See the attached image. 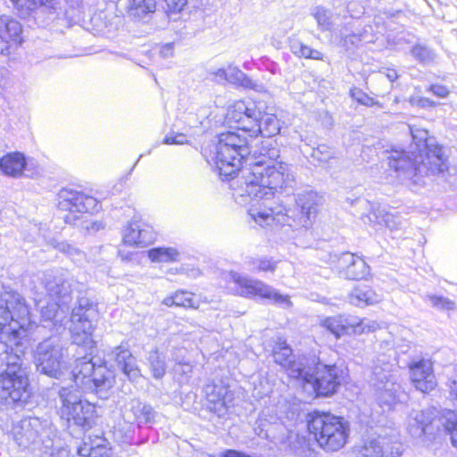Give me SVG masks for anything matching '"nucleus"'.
I'll return each mask as SVG.
<instances>
[{"label": "nucleus", "instance_id": "obj_56", "mask_svg": "<svg viewBox=\"0 0 457 457\" xmlns=\"http://www.w3.org/2000/svg\"><path fill=\"white\" fill-rule=\"evenodd\" d=\"M245 105L247 107L246 112H244V120L245 121H251L253 122V120H259L260 117L262 115V112L260 110L257 109L254 103H246Z\"/></svg>", "mask_w": 457, "mask_h": 457}, {"label": "nucleus", "instance_id": "obj_37", "mask_svg": "<svg viewBox=\"0 0 457 457\" xmlns=\"http://www.w3.org/2000/svg\"><path fill=\"white\" fill-rule=\"evenodd\" d=\"M348 28L338 29V36L341 37L340 45L346 50L357 47L361 43H373L374 36L360 34V32L348 33Z\"/></svg>", "mask_w": 457, "mask_h": 457}, {"label": "nucleus", "instance_id": "obj_21", "mask_svg": "<svg viewBox=\"0 0 457 457\" xmlns=\"http://www.w3.org/2000/svg\"><path fill=\"white\" fill-rule=\"evenodd\" d=\"M123 244L136 246H145L154 240L153 228L140 221H132L123 231Z\"/></svg>", "mask_w": 457, "mask_h": 457}, {"label": "nucleus", "instance_id": "obj_64", "mask_svg": "<svg viewBox=\"0 0 457 457\" xmlns=\"http://www.w3.org/2000/svg\"><path fill=\"white\" fill-rule=\"evenodd\" d=\"M89 218V216L87 217ZM89 227V228H84L85 230L87 231H93V232H96V231H98L100 230L101 228H103V225L102 223L100 222H97V221H93L89 219H87V223Z\"/></svg>", "mask_w": 457, "mask_h": 457}, {"label": "nucleus", "instance_id": "obj_8", "mask_svg": "<svg viewBox=\"0 0 457 457\" xmlns=\"http://www.w3.org/2000/svg\"><path fill=\"white\" fill-rule=\"evenodd\" d=\"M343 370L337 365H328L321 361L315 363L313 368H297L292 370L291 377L302 378L309 384L319 395L328 396L337 391L340 385Z\"/></svg>", "mask_w": 457, "mask_h": 457}, {"label": "nucleus", "instance_id": "obj_53", "mask_svg": "<svg viewBox=\"0 0 457 457\" xmlns=\"http://www.w3.org/2000/svg\"><path fill=\"white\" fill-rule=\"evenodd\" d=\"M350 94L351 96L361 104L365 106H373L377 104L380 107V104L377 101H375L372 97L369 96L366 93L359 88L352 89Z\"/></svg>", "mask_w": 457, "mask_h": 457}, {"label": "nucleus", "instance_id": "obj_18", "mask_svg": "<svg viewBox=\"0 0 457 457\" xmlns=\"http://www.w3.org/2000/svg\"><path fill=\"white\" fill-rule=\"evenodd\" d=\"M436 422L434 412L412 410L407 418V429L413 437H420L425 434H434V424Z\"/></svg>", "mask_w": 457, "mask_h": 457}, {"label": "nucleus", "instance_id": "obj_55", "mask_svg": "<svg viewBox=\"0 0 457 457\" xmlns=\"http://www.w3.org/2000/svg\"><path fill=\"white\" fill-rule=\"evenodd\" d=\"M259 126V120H253V122L251 121H244L240 122V124L237 126L238 130L242 131L243 136L246 137L245 134L249 133V137L251 139L253 137H257V131L255 130L256 128Z\"/></svg>", "mask_w": 457, "mask_h": 457}, {"label": "nucleus", "instance_id": "obj_38", "mask_svg": "<svg viewBox=\"0 0 457 457\" xmlns=\"http://www.w3.org/2000/svg\"><path fill=\"white\" fill-rule=\"evenodd\" d=\"M368 219L374 225H385L391 230L398 229L402 224L401 218L398 215L386 212L383 209L370 212Z\"/></svg>", "mask_w": 457, "mask_h": 457}, {"label": "nucleus", "instance_id": "obj_16", "mask_svg": "<svg viewBox=\"0 0 457 457\" xmlns=\"http://www.w3.org/2000/svg\"><path fill=\"white\" fill-rule=\"evenodd\" d=\"M249 216L262 227H272L273 225H291L288 210L284 206L262 208L253 205L248 210Z\"/></svg>", "mask_w": 457, "mask_h": 457}, {"label": "nucleus", "instance_id": "obj_29", "mask_svg": "<svg viewBox=\"0 0 457 457\" xmlns=\"http://www.w3.org/2000/svg\"><path fill=\"white\" fill-rule=\"evenodd\" d=\"M253 138L249 141V146L251 154L255 157V161L253 162L259 160L278 161L280 151L275 139L268 137L265 140H262L260 145L256 142L255 149H253Z\"/></svg>", "mask_w": 457, "mask_h": 457}, {"label": "nucleus", "instance_id": "obj_61", "mask_svg": "<svg viewBox=\"0 0 457 457\" xmlns=\"http://www.w3.org/2000/svg\"><path fill=\"white\" fill-rule=\"evenodd\" d=\"M192 365L188 362H179L176 368V372L187 374L192 371Z\"/></svg>", "mask_w": 457, "mask_h": 457}, {"label": "nucleus", "instance_id": "obj_62", "mask_svg": "<svg viewBox=\"0 0 457 457\" xmlns=\"http://www.w3.org/2000/svg\"><path fill=\"white\" fill-rule=\"evenodd\" d=\"M55 0H40L39 10L44 12L46 10L54 9Z\"/></svg>", "mask_w": 457, "mask_h": 457}, {"label": "nucleus", "instance_id": "obj_13", "mask_svg": "<svg viewBox=\"0 0 457 457\" xmlns=\"http://www.w3.org/2000/svg\"><path fill=\"white\" fill-rule=\"evenodd\" d=\"M77 298V305L72 308L71 317L72 341L78 345H87L92 342L94 326L91 316L94 308L88 298L79 295Z\"/></svg>", "mask_w": 457, "mask_h": 457}, {"label": "nucleus", "instance_id": "obj_42", "mask_svg": "<svg viewBox=\"0 0 457 457\" xmlns=\"http://www.w3.org/2000/svg\"><path fill=\"white\" fill-rule=\"evenodd\" d=\"M148 257L154 262H169L177 260L179 252L173 247H156L148 251Z\"/></svg>", "mask_w": 457, "mask_h": 457}, {"label": "nucleus", "instance_id": "obj_25", "mask_svg": "<svg viewBox=\"0 0 457 457\" xmlns=\"http://www.w3.org/2000/svg\"><path fill=\"white\" fill-rule=\"evenodd\" d=\"M113 373L105 365H96L91 378L86 382L84 391H106L112 386Z\"/></svg>", "mask_w": 457, "mask_h": 457}, {"label": "nucleus", "instance_id": "obj_34", "mask_svg": "<svg viewBox=\"0 0 457 457\" xmlns=\"http://www.w3.org/2000/svg\"><path fill=\"white\" fill-rule=\"evenodd\" d=\"M79 457H114V453L110 444L105 439H100L95 445L85 443L78 449Z\"/></svg>", "mask_w": 457, "mask_h": 457}, {"label": "nucleus", "instance_id": "obj_23", "mask_svg": "<svg viewBox=\"0 0 457 457\" xmlns=\"http://www.w3.org/2000/svg\"><path fill=\"white\" fill-rule=\"evenodd\" d=\"M112 355L118 368L122 370L129 380L137 381L141 377V371L137 360L129 349L122 345L117 346L112 352Z\"/></svg>", "mask_w": 457, "mask_h": 457}, {"label": "nucleus", "instance_id": "obj_33", "mask_svg": "<svg viewBox=\"0 0 457 457\" xmlns=\"http://www.w3.org/2000/svg\"><path fill=\"white\" fill-rule=\"evenodd\" d=\"M321 325L329 332H331L337 338L349 333L352 330L353 317L335 316L326 318L321 321Z\"/></svg>", "mask_w": 457, "mask_h": 457}, {"label": "nucleus", "instance_id": "obj_48", "mask_svg": "<svg viewBox=\"0 0 457 457\" xmlns=\"http://www.w3.org/2000/svg\"><path fill=\"white\" fill-rule=\"evenodd\" d=\"M352 331L355 334L374 332L380 328V325L376 320L369 319L358 320L353 317Z\"/></svg>", "mask_w": 457, "mask_h": 457}, {"label": "nucleus", "instance_id": "obj_60", "mask_svg": "<svg viewBox=\"0 0 457 457\" xmlns=\"http://www.w3.org/2000/svg\"><path fill=\"white\" fill-rule=\"evenodd\" d=\"M50 457H71L70 451L65 447H59L53 450Z\"/></svg>", "mask_w": 457, "mask_h": 457}, {"label": "nucleus", "instance_id": "obj_24", "mask_svg": "<svg viewBox=\"0 0 457 457\" xmlns=\"http://www.w3.org/2000/svg\"><path fill=\"white\" fill-rule=\"evenodd\" d=\"M21 32V24L8 15L0 16V54H7L12 42H17Z\"/></svg>", "mask_w": 457, "mask_h": 457}, {"label": "nucleus", "instance_id": "obj_20", "mask_svg": "<svg viewBox=\"0 0 457 457\" xmlns=\"http://www.w3.org/2000/svg\"><path fill=\"white\" fill-rule=\"evenodd\" d=\"M322 201V196L313 191H303L297 195L295 203L301 210L300 220L303 227L308 228L312 224Z\"/></svg>", "mask_w": 457, "mask_h": 457}, {"label": "nucleus", "instance_id": "obj_3", "mask_svg": "<svg viewBox=\"0 0 457 457\" xmlns=\"http://www.w3.org/2000/svg\"><path fill=\"white\" fill-rule=\"evenodd\" d=\"M295 184L292 165L284 162L259 160L250 163L244 182L235 189L236 199L244 204L252 200L269 199L276 193L289 192Z\"/></svg>", "mask_w": 457, "mask_h": 457}, {"label": "nucleus", "instance_id": "obj_11", "mask_svg": "<svg viewBox=\"0 0 457 457\" xmlns=\"http://www.w3.org/2000/svg\"><path fill=\"white\" fill-rule=\"evenodd\" d=\"M370 384L375 398L381 407L390 410L400 400L401 386L391 364H375Z\"/></svg>", "mask_w": 457, "mask_h": 457}, {"label": "nucleus", "instance_id": "obj_43", "mask_svg": "<svg viewBox=\"0 0 457 457\" xmlns=\"http://www.w3.org/2000/svg\"><path fill=\"white\" fill-rule=\"evenodd\" d=\"M441 424L449 433L453 445L457 448V411H445L441 419Z\"/></svg>", "mask_w": 457, "mask_h": 457}, {"label": "nucleus", "instance_id": "obj_50", "mask_svg": "<svg viewBox=\"0 0 457 457\" xmlns=\"http://www.w3.org/2000/svg\"><path fill=\"white\" fill-rule=\"evenodd\" d=\"M247 107L245 105V101H237L236 102L228 111L227 118L230 122H234L237 124V127L240 124V122H244V112H246Z\"/></svg>", "mask_w": 457, "mask_h": 457}, {"label": "nucleus", "instance_id": "obj_39", "mask_svg": "<svg viewBox=\"0 0 457 457\" xmlns=\"http://www.w3.org/2000/svg\"><path fill=\"white\" fill-rule=\"evenodd\" d=\"M289 47L290 51L296 57L312 60H323V54L321 52L310 47L297 38H290Z\"/></svg>", "mask_w": 457, "mask_h": 457}, {"label": "nucleus", "instance_id": "obj_46", "mask_svg": "<svg viewBox=\"0 0 457 457\" xmlns=\"http://www.w3.org/2000/svg\"><path fill=\"white\" fill-rule=\"evenodd\" d=\"M167 306L194 307L193 295L187 292H176L173 295L168 296L163 300Z\"/></svg>", "mask_w": 457, "mask_h": 457}, {"label": "nucleus", "instance_id": "obj_2", "mask_svg": "<svg viewBox=\"0 0 457 457\" xmlns=\"http://www.w3.org/2000/svg\"><path fill=\"white\" fill-rule=\"evenodd\" d=\"M415 150L411 153L394 151L388 157V165L397 173L403 184L414 190L425 184V177L442 173L447 169L442 147L428 131L411 128Z\"/></svg>", "mask_w": 457, "mask_h": 457}, {"label": "nucleus", "instance_id": "obj_9", "mask_svg": "<svg viewBox=\"0 0 457 457\" xmlns=\"http://www.w3.org/2000/svg\"><path fill=\"white\" fill-rule=\"evenodd\" d=\"M226 280L228 285H234V287L228 286V289L235 295L243 297L259 296L283 307H289L292 304L288 295L279 294L262 280L253 279L234 271H230L226 276Z\"/></svg>", "mask_w": 457, "mask_h": 457}, {"label": "nucleus", "instance_id": "obj_45", "mask_svg": "<svg viewBox=\"0 0 457 457\" xmlns=\"http://www.w3.org/2000/svg\"><path fill=\"white\" fill-rule=\"evenodd\" d=\"M49 245L58 251L67 254L73 261L79 262L84 258V253L78 248L68 244L67 242H59L56 239H51Z\"/></svg>", "mask_w": 457, "mask_h": 457}, {"label": "nucleus", "instance_id": "obj_58", "mask_svg": "<svg viewBox=\"0 0 457 457\" xmlns=\"http://www.w3.org/2000/svg\"><path fill=\"white\" fill-rule=\"evenodd\" d=\"M428 91L440 98L447 97L450 93L449 89L445 86L439 84L431 85L428 88Z\"/></svg>", "mask_w": 457, "mask_h": 457}, {"label": "nucleus", "instance_id": "obj_36", "mask_svg": "<svg viewBox=\"0 0 457 457\" xmlns=\"http://www.w3.org/2000/svg\"><path fill=\"white\" fill-rule=\"evenodd\" d=\"M146 365L155 379L162 378L167 370L165 354L156 348L149 351L146 355Z\"/></svg>", "mask_w": 457, "mask_h": 457}, {"label": "nucleus", "instance_id": "obj_30", "mask_svg": "<svg viewBox=\"0 0 457 457\" xmlns=\"http://www.w3.org/2000/svg\"><path fill=\"white\" fill-rule=\"evenodd\" d=\"M96 367V363L87 355L77 359L72 370V378L77 387L85 389L86 382L91 378Z\"/></svg>", "mask_w": 457, "mask_h": 457}, {"label": "nucleus", "instance_id": "obj_47", "mask_svg": "<svg viewBox=\"0 0 457 457\" xmlns=\"http://www.w3.org/2000/svg\"><path fill=\"white\" fill-rule=\"evenodd\" d=\"M248 265L253 271H274L277 268V262L268 257L251 258Z\"/></svg>", "mask_w": 457, "mask_h": 457}, {"label": "nucleus", "instance_id": "obj_63", "mask_svg": "<svg viewBox=\"0 0 457 457\" xmlns=\"http://www.w3.org/2000/svg\"><path fill=\"white\" fill-rule=\"evenodd\" d=\"M160 54L164 57L168 58L173 55V45L172 44H167L162 47L160 50Z\"/></svg>", "mask_w": 457, "mask_h": 457}, {"label": "nucleus", "instance_id": "obj_40", "mask_svg": "<svg viewBox=\"0 0 457 457\" xmlns=\"http://www.w3.org/2000/svg\"><path fill=\"white\" fill-rule=\"evenodd\" d=\"M155 0H129L128 13L134 18H143L148 13L154 12Z\"/></svg>", "mask_w": 457, "mask_h": 457}, {"label": "nucleus", "instance_id": "obj_7", "mask_svg": "<svg viewBox=\"0 0 457 457\" xmlns=\"http://www.w3.org/2000/svg\"><path fill=\"white\" fill-rule=\"evenodd\" d=\"M57 206L59 211L66 212L62 216L66 223L88 229V213L98 210V202L93 196L64 188L58 194Z\"/></svg>", "mask_w": 457, "mask_h": 457}, {"label": "nucleus", "instance_id": "obj_4", "mask_svg": "<svg viewBox=\"0 0 457 457\" xmlns=\"http://www.w3.org/2000/svg\"><path fill=\"white\" fill-rule=\"evenodd\" d=\"M38 279L45 289L34 287V302L45 320H62L70 311L74 295L79 293L80 284L66 274L48 270L43 272Z\"/></svg>", "mask_w": 457, "mask_h": 457}, {"label": "nucleus", "instance_id": "obj_12", "mask_svg": "<svg viewBox=\"0 0 457 457\" xmlns=\"http://www.w3.org/2000/svg\"><path fill=\"white\" fill-rule=\"evenodd\" d=\"M62 403L60 413L62 418L68 421L73 420L76 425L87 426L90 424L95 406L88 402L81 400L79 391L72 386L62 387L59 391Z\"/></svg>", "mask_w": 457, "mask_h": 457}, {"label": "nucleus", "instance_id": "obj_31", "mask_svg": "<svg viewBox=\"0 0 457 457\" xmlns=\"http://www.w3.org/2000/svg\"><path fill=\"white\" fill-rule=\"evenodd\" d=\"M129 409L124 411V418L129 423L135 421L149 422L153 419L154 412L150 405L142 403L138 400H132L129 403Z\"/></svg>", "mask_w": 457, "mask_h": 457}, {"label": "nucleus", "instance_id": "obj_51", "mask_svg": "<svg viewBox=\"0 0 457 457\" xmlns=\"http://www.w3.org/2000/svg\"><path fill=\"white\" fill-rule=\"evenodd\" d=\"M411 54L415 59L424 63L432 62L436 58L435 53L422 45L415 46L411 50Z\"/></svg>", "mask_w": 457, "mask_h": 457}, {"label": "nucleus", "instance_id": "obj_22", "mask_svg": "<svg viewBox=\"0 0 457 457\" xmlns=\"http://www.w3.org/2000/svg\"><path fill=\"white\" fill-rule=\"evenodd\" d=\"M44 429L43 422L36 417H29L21 420L15 439L19 445L28 447L34 444Z\"/></svg>", "mask_w": 457, "mask_h": 457}, {"label": "nucleus", "instance_id": "obj_15", "mask_svg": "<svg viewBox=\"0 0 457 457\" xmlns=\"http://www.w3.org/2000/svg\"><path fill=\"white\" fill-rule=\"evenodd\" d=\"M204 392L208 409L219 417L224 416L233 404L234 392L221 381L206 385Z\"/></svg>", "mask_w": 457, "mask_h": 457}, {"label": "nucleus", "instance_id": "obj_1", "mask_svg": "<svg viewBox=\"0 0 457 457\" xmlns=\"http://www.w3.org/2000/svg\"><path fill=\"white\" fill-rule=\"evenodd\" d=\"M31 326L24 297L4 289L0 296V395L7 403H24L29 398V379L21 357Z\"/></svg>", "mask_w": 457, "mask_h": 457}, {"label": "nucleus", "instance_id": "obj_19", "mask_svg": "<svg viewBox=\"0 0 457 457\" xmlns=\"http://www.w3.org/2000/svg\"><path fill=\"white\" fill-rule=\"evenodd\" d=\"M337 268L340 273L348 279H362L370 272V268L364 260L350 253L341 254L338 258Z\"/></svg>", "mask_w": 457, "mask_h": 457}, {"label": "nucleus", "instance_id": "obj_26", "mask_svg": "<svg viewBox=\"0 0 457 457\" xmlns=\"http://www.w3.org/2000/svg\"><path fill=\"white\" fill-rule=\"evenodd\" d=\"M26 165V157L21 152H12L0 158V170L12 178L21 177Z\"/></svg>", "mask_w": 457, "mask_h": 457}, {"label": "nucleus", "instance_id": "obj_35", "mask_svg": "<svg viewBox=\"0 0 457 457\" xmlns=\"http://www.w3.org/2000/svg\"><path fill=\"white\" fill-rule=\"evenodd\" d=\"M282 127V122L275 114L265 113L262 114L259 120V126L256 128L257 137L262 135L272 138L274 136L279 134Z\"/></svg>", "mask_w": 457, "mask_h": 457}, {"label": "nucleus", "instance_id": "obj_52", "mask_svg": "<svg viewBox=\"0 0 457 457\" xmlns=\"http://www.w3.org/2000/svg\"><path fill=\"white\" fill-rule=\"evenodd\" d=\"M334 154L335 151L326 145H320L312 151V157L320 163H327L334 157Z\"/></svg>", "mask_w": 457, "mask_h": 457}, {"label": "nucleus", "instance_id": "obj_57", "mask_svg": "<svg viewBox=\"0 0 457 457\" xmlns=\"http://www.w3.org/2000/svg\"><path fill=\"white\" fill-rule=\"evenodd\" d=\"M169 12H180L187 4V0H164Z\"/></svg>", "mask_w": 457, "mask_h": 457}, {"label": "nucleus", "instance_id": "obj_28", "mask_svg": "<svg viewBox=\"0 0 457 457\" xmlns=\"http://www.w3.org/2000/svg\"><path fill=\"white\" fill-rule=\"evenodd\" d=\"M227 83H230L245 89H253L256 92H262L265 90V87L262 83L252 79L238 67L232 64L228 65Z\"/></svg>", "mask_w": 457, "mask_h": 457}, {"label": "nucleus", "instance_id": "obj_14", "mask_svg": "<svg viewBox=\"0 0 457 457\" xmlns=\"http://www.w3.org/2000/svg\"><path fill=\"white\" fill-rule=\"evenodd\" d=\"M402 454V445L397 440L378 436L363 441L359 449L361 457H399Z\"/></svg>", "mask_w": 457, "mask_h": 457}, {"label": "nucleus", "instance_id": "obj_59", "mask_svg": "<svg viewBox=\"0 0 457 457\" xmlns=\"http://www.w3.org/2000/svg\"><path fill=\"white\" fill-rule=\"evenodd\" d=\"M450 395L457 402V367L454 368V374L449 378Z\"/></svg>", "mask_w": 457, "mask_h": 457}, {"label": "nucleus", "instance_id": "obj_44", "mask_svg": "<svg viewBox=\"0 0 457 457\" xmlns=\"http://www.w3.org/2000/svg\"><path fill=\"white\" fill-rule=\"evenodd\" d=\"M424 300L428 302L433 308L439 311L451 312L457 309L456 303L448 297L439 295L427 294Z\"/></svg>", "mask_w": 457, "mask_h": 457}, {"label": "nucleus", "instance_id": "obj_49", "mask_svg": "<svg viewBox=\"0 0 457 457\" xmlns=\"http://www.w3.org/2000/svg\"><path fill=\"white\" fill-rule=\"evenodd\" d=\"M15 8L17 9L19 15L21 18H27L39 10V4L36 0H11Z\"/></svg>", "mask_w": 457, "mask_h": 457}, {"label": "nucleus", "instance_id": "obj_17", "mask_svg": "<svg viewBox=\"0 0 457 457\" xmlns=\"http://www.w3.org/2000/svg\"><path fill=\"white\" fill-rule=\"evenodd\" d=\"M411 378L416 389L422 393L432 391L436 386V380L430 360H420L410 366Z\"/></svg>", "mask_w": 457, "mask_h": 457}, {"label": "nucleus", "instance_id": "obj_41", "mask_svg": "<svg viewBox=\"0 0 457 457\" xmlns=\"http://www.w3.org/2000/svg\"><path fill=\"white\" fill-rule=\"evenodd\" d=\"M312 16L320 30L328 31L333 29L336 17L329 10L318 6L312 11Z\"/></svg>", "mask_w": 457, "mask_h": 457}, {"label": "nucleus", "instance_id": "obj_54", "mask_svg": "<svg viewBox=\"0 0 457 457\" xmlns=\"http://www.w3.org/2000/svg\"><path fill=\"white\" fill-rule=\"evenodd\" d=\"M228 66L223 68L210 69L208 75L214 82L218 84L227 83Z\"/></svg>", "mask_w": 457, "mask_h": 457}, {"label": "nucleus", "instance_id": "obj_32", "mask_svg": "<svg viewBox=\"0 0 457 457\" xmlns=\"http://www.w3.org/2000/svg\"><path fill=\"white\" fill-rule=\"evenodd\" d=\"M275 361L288 370V375L291 377L292 370L302 368L301 364L294 361L292 350L286 342H278L273 350Z\"/></svg>", "mask_w": 457, "mask_h": 457}, {"label": "nucleus", "instance_id": "obj_27", "mask_svg": "<svg viewBox=\"0 0 457 457\" xmlns=\"http://www.w3.org/2000/svg\"><path fill=\"white\" fill-rule=\"evenodd\" d=\"M348 301L353 305L362 307L379 303L381 296L375 293L370 286L360 284L355 286L348 295Z\"/></svg>", "mask_w": 457, "mask_h": 457}, {"label": "nucleus", "instance_id": "obj_5", "mask_svg": "<svg viewBox=\"0 0 457 457\" xmlns=\"http://www.w3.org/2000/svg\"><path fill=\"white\" fill-rule=\"evenodd\" d=\"M308 429L318 445L327 452L341 449L348 437V427L344 419L330 412L314 411L310 414Z\"/></svg>", "mask_w": 457, "mask_h": 457}, {"label": "nucleus", "instance_id": "obj_10", "mask_svg": "<svg viewBox=\"0 0 457 457\" xmlns=\"http://www.w3.org/2000/svg\"><path fill=\"white\" fill-rule=\"evenodd\" d=\"M37 370L51 378H60L68 369L64 349L56 338H47L39 343L35 351Z\"/></svg>", "mask_w": 457, "mask_h": 457}, {"label": "nucleus", "instance_id": "obj_6", "mask_svg": "<svg viewBox=\"0 0 457 457\" xmlns=\"http://www.w3.org/2000/svg\"><path fill=\"white\" fill-rule=\"evenodd\" d=\"M251 154L249 139L238 132L228 131L219 136L215 146V164L220 176L228 178L239 170Z\"/></svg>", "mask_w": 457, "mask_h": 457}]
</instances>
